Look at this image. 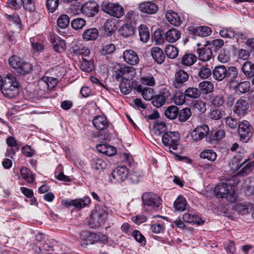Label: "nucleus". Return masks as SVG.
I'll list each match as a JSON object with an SVG mask.
<instances>
[{
    "mask_svg": "<svg viewBox=\"0 0 254 254\" xmlns=\"http://www.w3.org/2000/svg\"><path fill=\"white\" fill-rule=\"evenodd\" d=\"M9 65L21 75H24L29 73L32 69V65L24 62L20 57L16 56L10 57L8 60Z\"/></svg>",
    "mask_w": 254,
    "mask_h": 254,
    "instance_id": "nucleus-1",
    "label": "nucleus"
},
{
    "mask_svg": "<svg viewBox=\"0 0 254 254\" xmlns=\"http://www.w3.org/2000/svg\"><path fill=\"white\" fill-rule=\"evenodd\" d=\"M1 92L4 96L12 98L17 96L19 92L18 83L15 78L9 75L4 80Z\"/></svg>",
    "mask_w": 254,
    "mask_h": 254,
    "instance_id": "nucleus-2",
    "label": "nucleus"
},
{
    "mask_svg": "<svg viewBox=\"0 0 254 254\" xmlns=\"http://www.w3.org/2000/svg\"><path fill=\"white\" fill-rule=\"evenodd\" d=\"M134 74L133 68L118 65L114 67L113 76L118 81H128L132 79Z\"/></svg>",
    "mask_w": 254,
    "mask_h": 254,
    "instance_id": "nucleus-3",
    "label": "nucleus"
},
{
    "mask_svg": "<svg viewBox=\"0 0 254 254\" xmlns=\"http://www.w3.org/2000/svg\"><path fill=\"white\" fill-rule=\"evenodd\" d=\"M180 138V134L177 131H169L163 134L162 141L165 146H169L170 151L174 153L173 151L177 149L178 142Z\"/></svg>",
    "mask_w": 254,
    "mask_h": 254,
    "instance_id": "nucleus-4",
    "label": "nucleus"
},
{
    "mask_svg": "<svg viewBox=\"0 0 254 254\" xmlns=\"http://www.w3.org/2000/svg\"><path fill=\"white\" fill-rule=\"evenodd\" d=\"M238 134L240 140L244 142H247L253 136L254 129L251 124L246 120H243L239 124Z\"/></svg>",
    "mask_w": 254,
    "mask_h": 254,
    "instance_id": "nucleus-5",
    "label": "nucleus"
},
{
    "mask_svg": "<svg viewBox=\"0 0 254 254\" xmlns=\"http://www.w3.org/2000/svg\"><path fill=\"white\" fill-rule=\"evenodd\" d=\"M171 93L169 89L163 88L157 94L153 96L151 103L156 108H160L164 106L166 102L171 99Z\"/></svg>",
    "mask_w": 254,
    "mask_h": 254,
    "instance_id": "nucleus-6",
    "label": "nucleus"
},
{
    "mask_svg": "<svg viewBox=\"0 0 254 254\" xmlns=\"http://www.w3.org/2000/svg\"><path fill=\"white\" fill-rule=\"evenodd\" d=\"M101 9L105 12L117 17H121L124 13L123 8L119 4L107 1L102 2Z\"/></svg>",
    "mask_w": 254,
    "mask_h": 254,
    "instance_id": "nucleus-7",
    "label": "nucleus"
},
{
    "mask_svg": "<svg viewBox=\"0 0 254 254\" xmlns=\"http://www.w3.org/2000/svg\"><path fill=\"white\" fill-rule=\"evenodd\" d=\"M214 192L218 197L231 199L234 194V190L231 186L226 183H221L215 187Z\"/></svg>",
    "mask_w": 254,
    "mask_h": 254,
    "instance_id": "nucleus-8",
    "label": "nucleus"
},
{
    "mask_svg": "<svg viewBox=\"0 0 254 254\" xmlns=\"http://www.w3.org/2000/svg\"><path fill=\"white\" fill-rule=\"evenodd\" d=\"M143 204L144 206L158 207L161 204V199L156 194L151 192H145L141 196Z\"/></svg>",
    "mask_w": 254,
    "mask_h": 254,
    "instance_id": "nucleus-9",
    "label": "nucleus"
},
{
    "mask_svg": "<svg viewBox=\"0 0 254 254\" xmlns=\"http://www.w3.org/2000/svg\"><path fill=\"white\" fill-rule=\"evenodd\" d=\"M209 131V127L207 125H201L196 127L192 131L190 135L193 140L197 141L206 136Z\"/></svg>",
    "mask_w": 254,
    "mask_h": 254,
    "instance_id": "nucleus-10",
    "label": "nucleus"
},
{
    "mask_svg": "<svg viewBox=\"0 0 254 254\" xmlns=\"http://www.w3.org/2000/svg\"><path fill=\"white\" fill-rule=\"evenodd\" d=\"M62 203L66 206H74L76 208L81 209L90 203V199L88 197H84L81 199H64Z\"/></svg>",
    "mask_w": 254,
    "mask_h": 254,
    "instance_id": "nucleus-11",
    "label": "nucleus"
},
{
    "mask_svg": "<svg viewBox=\"0 0 254 254\" xmlns=\"http://www.w3.org/2000/svg\"><path fill=\"white\" fill-rule=\"evenodd\" d=\"M249 107L250 105L247 100L240 98L235 103L233 111L234 113L239 116H244L247 113Z\"/></svg>",
    "mask_w": 254,
    "mask_h": 254,
    "instance_id": "nucleus-12",
    "label": "nucleus"
},
{
    "mask_svg": "<svg viewBox=\"0 0 254 254\" xmlns=\"http://www.w3.org/2000/svg\"><path fill=\"white\" fill-rule=\"evenodd\" d=\"M189 74L185 71L180 69L175 74L173 85L176 88H181L189 79Z\"/></svg>",
    "mask_w": 254,
    "mask_h": 254,
    "instance_id": "nucleus-13",
    "label": "nucleus"
},
{
    "mask_svg": "<svg viewBox=\"0 0 254 254\" xmlns=\"http://www.w3.org/2000/svg\"><path fill=\"white\" fill-rule=\"evenodd\" d=\"M128 174L127 168L124 166H119L113 170L111 174L112 177L116 181L120 182L124 181Z\"/></svg>",
    "mask_w": 254,
    "mask_h": 254,
    "instance_id": "nucleus-14",
    "label": "nucleus"
},
{
    "mask_svg": "<svg viewBox=\"0 0 254 254\" xmlns=\"http://www.w3.org/2000/svg\"><path fill=\"white\" fill-rule=\"evenodd\" d=\"M138 8L142 12L153 14L157 12L158 6L153 1H148L141 3L138 6Z\"/></svg>",
    "mask_w": 254,
    "mask_h": 254,
    "instance_id": "nucleus-15",
    "label": "nucleus"
},
{
    "mask_svg": "<svg viewBox=\"0 0 254 254\" xmlns=\"http://www.w3.org/2000/svg\"><path fill=\"white\" fill-rule=\"evenodd\" d=\"M124 61L131 65H136L139 62V58L137 53L132 50H127L123 53Z\"/></svg>",
    "mask_w": 254,
    "mask_h": 254,
    "instance_id": "nucleus-16",
    "label": "nucleus"
},
{
    "mask_svg": "<svg viewBox=\"0 0 254 254\" xmlns=\"http://www.w3.org/2000/svg\"><path fill=\"white\" fill-rule=\"evenodd\" d=\"M82 11L88 16L91 17L95 15L98 12L99 6L94 1L86 2L82 7Z\"/></svg>",
    "mask_w": 254,
    "mask_h": 254,
    "instance_id": "nucleus-17",
    "label": "nucleus"
},
{
    "mask_svg": "<svg viewBox=\"0 0 254 254\" xmlns=\"http://www.w3.org/2000/svg\"><path fill=\"white\" fill-rule=\"evenodd\" d=\"M188 29L190 33L201 37L208 36L212 33L211 29L207 26H190Z\"/></svg>",
    "mask_w": 254,
    "mask_h": 254,
    "instance_id": "nucleus-18",
    "label": "nucleus"
},
{
    "mask_svg": "<svg viewBox=\"0 0 254 254\" xmlns=\"http://www.w3.org/2000/svg\"><path fill=\"white\" fill-rule=\"evenodd\" d=\"M227 69L223 65L215 66L212 70V76L213 78L218 81H222L227 75Z\"/></svg>",
    "mask_w": 254,
    "mask_h": 254,
    "instance_id": "nucleus-19",
    "label": "nucleus"
},
{
    "mask_svg": "<svg viewBox=\"0 0 254 254\" xmlns=\"http://www.w3.org/2000/svg\"><path fill=\"white\" fill-rule=\"evenodd\" d=\"M254 206L253 204L245 202L235 204L233 206V209L236 211L238 214L243 215L251 212Z\"/></svg>",
    "mask_w": 254,
    "mask_h": 254,
    "instance_id": "nucleus-20",
    "label": "nucleus"
},
{
    "mask_svg": "<svg viewBox=\"0 0 254 254\" xmlns=\"http://www.w3.org/2000/svg\"><path fill=\"white\" fill-rule=\"evenodd\" d=\"M181 33L177 29L171 28L165 33V39L168 42L173 43L178 41L181 37Z\"/></svg>",
    "mask_w": 254,
    "mask_h": 254,
    "instance_id": "nucleus-21",
    "label": "nucleus"
},
{
    "mask_svg": "<svg viewBox=\"0 0 254 254\" xmlns=\"http://www.w3.org/2000/svg\"><path fill=\"white\" fill-rule=\"evenodd\" d=\"M135 89L140 93L143 98L146 101L152 100L154 96V90L149 87H143L141 85H138Z\"/></svg>",
    "mask_w": 254,
    "mask_h": 254,
    "instance_id": "nucleus-22",
    "label": "nucleus"
},
{
    "mask_svg": "<svg viewBox=\"0 0 254 254\" xmlns=\"http://www.w3.org/2000/svg\"><path fill=\"white\" fill-rule=\"evenodd\" d=\"M198 57L200 60L207 62L210 60L212 56V51L210 47L205 46L204 47L197 50Z\"/></svg>",
    "mask_w": 254,
    "mask_h": 254,
    "instance_id": "nucleus-23",
    "label": "nucleus"
},
{
    "mask_svg": "<svg viewBox=\"0 0 254 254\" xmlns=\"http://www.w3.org/2000/svg\"><path fill=\"white\" fill-rule=\"evenodd\" d=\"M151 56L157 64H162L165 59V56L163 50L157 47H153L151 51Z\"/></svg>",
    "mask_w": 254,
    "mask_h": 254,
    "instance_id": "nucleus-24",
    "label": "nucleus"
},
{
    "mask_svg": "<svg viewBox=\"0 0 254 254\" xmlns=\"http://www.w3.org/2000/svg\"><path fill=\"white\" fill-rule=\"evenodd\" d=\"M227 75L226 77L228 79V82L232 86L239 82L238 71L236 67L231 66L227 69Z\"/></svg>",
    "mask_w": 254,
    "mask_h": 254,
    "instance_id": "nucleus-25",
    "label": "nucleus"
},
{
    "mask_svg": "<svg viewBox=\"0 0 254 254\" xmlns=\"http://www.w3.org/2000/svg\"><path fill=\"white\" fill-rule=\"evenodd\" d=\"M237 92L241 94L248 92L251 88V83L248 81H239L232 86Z\"/></svg>",
    "mask_w": 254,
    "mask_h": 254,
    "instance_id": "nucleus-26",
    "label": "nucleus"
},
{
    "mask_svg": "<svg viewBox=\"0 0 254 254\" xmlns=\"http://www.w3.org/2000/svg\"><path fill=\"white\" fill-rule=\"evenodd\" d=\"M165 17L168 21L173 25L179 26L182 23L180 16L173 10L167 11L165 14Z\"/></svg>",
    "mask_w": 254,
    "mask_h": 254,
    "instance_id": "nucleus-27",
    "label": "nucleus"
},
{
    "mask_svg": "<svg viewBox=\"0 0 254 254\" xmlns=\"http://www.w3.org/2000/svg\"><path fill=\"white\" fill-rule=\"evenodd\" d=\"M92 122L94 127L99 130L105 129L108 126L106 118L103 116L95 117Z\"/></svg>",
    "mask_w": 254,
    "mask_h": 254,
    "instance_id": "nucleus-28",
    "label": "nucleus"
},
{
    "mask_svg": "<svg viewBox=\"0 0 254 254\" xmlns=\"http://www.w3.org/2000/svg\"><path fill=\"white\" fill-rule=\"evenodd\" d=\"M241 69L244 75L248 78H251L254 75V64L250 61L245 62Z\"/></svg>",
    "mask_w": 254,
    "mask_h": 254,
    "instance_id": "nucleus-29",
    "label": "nucleus"
},
{
    "mask_svg": "<svg viewBox=\"0 0 254 254\" xmlns=\"http://www.w3.org/2000/svg\"><path fill=\"white\" fill-rule=\"evenodd\" d=\"M51 39L52 41L54 50L61 53L64 51L66 48L65 43L64 40H61L59 37L56 38L51 37Z\"/></svg>",
    "mask_w": 254,
    "mask_h": 254,
    "instance_id": "nucleus-30",
    "label": "nucleus"
},
{
    "mask_svg": "<svg viewBox=\"0 0 254 254\" xmlns=\"http://www.w3.org/2000/svg\"><path fill=\"white\" fill-rule=\"evenodd\" d=\"M80 68L83 71L89 72L94 68L93 62L91 59L88 58H82V61L80 64Z\"/></svg>",
    "mask_w": 254,
    "mask_h": 254,
    "instance_id": "nucleus-31",
    "label": "nucleus"
},
{
    "mask_svg": "<svg viewBox=\"0 0 254 254\" xmlns=\"http://www.w3.org/2000/svg\"><path fill=\"white\" fill-rule=\"evenodd\" d=\"M6 143L10 147H14V149H11L10 150H7V156L10 158L15 154L16 151H18L19 149L17 144L14 138L12 136H9L6 139Z\"/></svg>",
    "mask_w": 254,
    "mask_h": 254,
    "instance_id": "nucleus-32",
    "label": "nucleus"
},
{
    "mask_svg": "<svg viewBox=\"0 0 254 254\" xmlns=\"http://www.w3.org/2000/svg\"><path fill=\"white\" fill-rule=\"evenodd\" d=\"M241 169L239 171L238 174L240 176H245L250 174L254 167V163L252 162L247 163L246 161L241 163Z\"/></svg>",
    "mask_w": 254,
    "mask_h": 254,
    "instance_id": "nucleus-33",
    "label": "nucleus"
},
{
    "mask_svg": "<svg viewBox=\"0 0 254 254\" xmlns=\"http://www.w3.org/2000/svg\"><path fill=\"white\" fill-rule=\"evenodd\" d=\"M91 165L93 170L97 171L105 169L107 163L102 159L94 158L91 161Z\"/></svg>",
    "mask_w": 254,
    "mask_h": 254,
    "instance_id": "nucleus-34",
    "label": "nucleus"
},
{
    "mask_svg": "<svg viewBox=\"0 0 254 254\" xmlns=\"http://www.w3.org/2000/svg\"><path fill=\"white\" fill-rule=\"evenodd\" d=\"M98 31L95 28L86 30L82 34L83 39L87 41L95 40L98 37Z\"/></svg>",
    "mask_w": 254,
    "mask_h": 254,
    "instance_id": "nucleus-35",
    "label": "nucleus"
},
{
    "mask_svg": "<svg viewBox=\"0 0 254 254\" xmlns=\"http://www.w3.org/2000/svg\"><path fill=\"white\" fill-rule=\"evenodd\" d=\"M185 94L187 98L195 99L199 98L201 92L197 88L190 87L185 91Z\"/></svg>",
    "mask_w": 254,
    "mask_h": 254,
    "instance_id": "nucleus-36",
    "label": "nucleus"
},
{
    "mask_svg": "<svg viewBox=\"0 0 254 254\" xmlns=\"http://www.w3.org/2000/svg\"><path fill=\"white\" fill-rule=\"evenodd\" d=\"M192 108L199 114H202L207 110L206 103L201 100H197L192 103Z\"/></svg>",
    "mask_w": 254,
    "mask_h": 254,
    "instance_id": "nucleus-37",
    "label": "nucleus"
},
{
    "mask_svg": "<svg viewBox=\"0 0 254 254\" xmlns=\"http://www.w3.org/2000/svg\"><path fill=\"white\" fill-rule=\"evenodd\" d=\"M165 116L170 120L175 119L179 114V108L174 105H171L167 108L165 111Z\"/></svg>",
    "mask_w": 254,
    "mask_h": 254,
    "instance_id": "nucleus-38",
    "label": "nucleus"
},
{
    "mask_svg": "<svg viewBox=\"0 0 254 254\" xmlns=\"http://www.w3.org/2000/svg\"><path fill=\"white\" fill-rule=\"evenodd\" d=\"M183 219L185 222L195 223L198 225L203 223V221H200L199 218L197 215H192L188 213H186L183 215Z\"/></svg>",
    "mask_w": 254,
    "mask_h": 254,
    "instance_id": "nucleus-39",
    "label": "nucleus"
},
{
    "mask_svg": "<svg viewBox=\"0 0 254 254\" xmlns=\"http://www.w3.org/2000/svg\"><path fill=\"white\" fill-rule=\"evenodd\" d=\"M120 34L124 37H128L134 34V28L130 24H124L119 29Z\"/></svg>",
    "mask_w": 254,
    "mask_h": 254,
    "instance_id": "nucleus-40",
    "label": "nucleus"
},
{
    "mask_svg": "<svg viewBox=\"0 0 254 254\" xmlns=\"http://www.w3.org/2000/svg\"><path fill=\"white\" fill-rule=\"evenodd\" d=\"M197 75L202 79H206L209 77L212 72L207 65H201L198 69Z\"/></svg>",
    "mask_w": 254,
    "mask_h": 254,
    "instance_id": "nucleus-41",
    "label": "nucleus"
},
{
    "mask_svg": "<svg viewBox=\"0 0 254 254\" xmlns=\"http://www.w3.org/2000/svg\"><path fill=\"white\" fill-rule=\"evenodd\" d=\"M192 113L190 108H184L179 111L178 115L179 121L181 122L187 121L191 116Z\"/></svg>",
    "mask_w": 254,
    "mask_h": 254,
    "instance_id": "nucleus-42",
    "label": "nucleus"
},
{
    "mask_svg": "<svg viewBox=\"0 0 254 254\" xmlns=\"http://www.w3.org/2000/svg\"><path fill=\"white\" fill-rule=\"evenodd\" d=\"M139 35L140 40L144 43L147 42L150 37L148 28L145 25H141L138 28Z\"/></svg>",
    "mask_w": 254,
    "mask_h": 254,
    "instance_id": "nucleus-43",
    "label": "nucleus"
},
{
    "mask_svg": "<svg viewBox=\"0 0 254 254\" xmlns=\"http://www.w3.org/2000/svg\"><path fill=\"white\" fill-rule=\"evenodd\" d=\"M187 202L182 196H179L175 201L174 205L176 210L183 211L186 209Z\"/></svg>",
    "mask_w": 254,
    "mask_h": 254,
    "instance_id": "nucleus-44",
    "label": "nucleus"
},
{
    "mask_svg": "<svg viewBox=\"0 0 254 254\" xmlns=\"http://www.w3.org/2000/svg\"><path fill=\"white\" fill-rule=\"evenodd\" d=\"M201 158L207 159L210 161H214L216 159L217 154L212 149H206L200 154Z\"/></svg>",
    "mask_w": 254,
    "mask_h": 254,
    "instance_id": "nucleus-45",
    "label": "nucleus"
},
{
    "mask_svg": "<svg viewBox=\"0 0 254 254\" xmlns=\"http://www.w3.org/2000/svg\"><path fill=\"white\" fill-rule=\"evenodd\" d=\"M197 60L196 57L192 54H188L185 55L182 59V64L186 66H190L192 65Z\"/></svg>",
    "mask_w": 254,
    "mask_h": 254,
    "instance_id": "nucleus-46",
    "label": "nucleus"
},
{
    "mask_svg": "<svg viewBox=\"0 0 254 254\" xmlns=\"http://www.w3.org/2000/svg\"><path fill=\"white\" fill-rule=\"evenodd\" d=\"M166 56L170 59H175L178 55V48L173 45H167L165 49Z\"/></svg>",
    "mask_w": 254,
    "mask_h": 254,
    "instance_id": "nucleus-47",
    "label": "nucleus"
},
{
    "mask_svg": "<svg viewBox=\"0 0 254 254\" xmlns=\"http://www.w3.org/2000/svg\"><path fill=\"white\" fill-rule=\"evenodd\" d=\"M200 91L204 92L205 94L210 93L213 89V84L208 81H204L199 83L198 85Z\"/></svg>",
    "mask_w": 254,
    "mask_h": 254,
    "instance_id": "nucleus-48",
    "label": "nucleus"
},
{
    "mask_svg": "<svg viewBox=\"0 0 254 254\" xmlns=\"http://www.w3.org/2000/svg\"><path fill=\"white\" fill-rule=\"evenodd\" d=\"M153 131L156 135H160L162 133H166L167 127L164 122L156 123L153 126Z\"/></svg>",
    "mask_w": 254,
    "mask_h": 254,
    "instance_id": "nucleus-49",
    "label": "nucleus"
},
{
    "mask_svg": "<svg viewBox=\"0 0 254 254\" xmlns=\"http://www.w3.org/2000/svg\"><path fill=\"white\" fill-rule=\"evenodd\" d=\"M20 173L23 177L27 182L31 183L34 182V179L33 175L31 171L27 168H22L20 169Z\"/></svg>",
    "mask_w": 254,
    "mask_h": 254,
    "instance_id": "nucleus-50",
    "label": "nucleus"
},
{
    "mask_svg": "<svg viewBox=\"0 0 254 254\" xmlns=\"http://www.w3.org/2000/svg\"><path fill=\"white\" fill-rule=\"evenodd\" d=\"M69 23V18L66 14L60 16L57 20V24L61 29H64L67 27Z\"/></svg>",
    "mask_w": 254,
    "mask_h": 254,
    "instance_id": "nucleus-51",
    "label": "nucleus"
},
{
    "mask_svg": "<svg viewBox=\"0 0 254 254\" xmlns=\"http://www.w3.org/2000/svg\"><path fill=\"white\" fill-rule=\"evenodd\" d=\"M23 7L30 12L35 9V4L34 0H21Z\"/></svg>",
    "mask_w": 254,
    "mask_h": 254,
    "instance_id": "nucleus-52",
    "label": "nucleus"
},
{
    "mask_svg": "<svg viewBox=\"0 0 254 254\" xmlns=\"http://www.w3.org/2000/svg\"><path fill=\"white\" fill-rule=\"evenodd\" d=\"M140 81L141 84L149 86H153L155 84V80L151 75L141 77L140 78Z\"/></svg>",
    "mask_w": 254,
    "mask_h": 254,
    "instance_id": "nucleus-53",
    "label": "nucleus"
},
{
    "mask_svg": "<svg viewBox=\"0 0 254 254\" xmlns=\"http://www.w3.org/2000/svg\"><path fill=\"white\" fill-rule=\"evenodd\" d=\"M85 23L86 22L84 19L78 18L72 20L71 25L73 29L77 30L82 29L85 26Z\"/></svg>",
    "mask_w": 254,
    "mask_h": 254,
    "instance_id": "nucleus-54",
    "label": "nucleus"
},
{
    "mask_svg": "<svg viewBox=\"0 0 254 254\" xmlns=\"http://www.w3.org/2000/svg\"><path fill=\"white\" fill-rule=\"evenodd\" d=\"M186 98L185 93L176 92L174 96V102L176 105H182L186 102Z\"/></svg>",
    "mask_w": 254,
    "mask_h": 254,
    "instance_id": "nucleus-55",
    "label": "nucleus"
},
{
    "mask_svg": "<svg viewBox=\"0 0 254 254\" xmlns=\"http://www.w3.org/2000/svg\"><path fill=\"white\" fill-rule=\"evenodd\" d=\"M221 37L224 38L233 39L236 35L235 31L231 29L224 28L219 31Z\"/></svg>",
    "mask_w": 254,
    "mask_h": 254,
    "instance_id": "nucleus-56",
    "label": "nucleus"
},
{
    "mask_svg": "<svg viewBox=\"0 0 254 254\" xmlns=\"http://www.w3.org/2000/svg\"><path fill=\"white\" fill-rule=\"evenodd\" d=\"M246 194L248 195H251L254 194V178H249L246 181Z\"/></svg>",
    "mask_w": 254,
    "mask_h": 254,
    "instance_id": "nucleus-57",
    "label": "nucleus"
},
{
    "mask_svg": "<svg viewBox=\"0 0 254 254\" xmlns=\"http://www.w3.org/2000/svg\"><path fill=\"white\" fill-rule=\"evenodd\" d=\"M59 0H47L46 6L50 12H54L58 8Z\"/></svg>",
    "mask_w": 254,
    "mask_h": 254,
    "instance_id": "nucleus-58",
    "label": "nucleus"
},
{
    "mask_svg": "<svg viewBox=\"0 0 254 254\" xmlns=\"http://www.w3.org/2000/svg\"><path fill=\"white\" fill-rule=\"evenodd\" d=\"M209 117L213 120H219L223 117V113L219 109H211L209 113Z\"/></svg>",
    "mask_w": 254,
    "mask_h": 254,
    "instance_id": "nucleus-59",
    "label": "nucleus"
},
{
    "mask_svg": "<svg viewBox=\"0 0 254 254\" xmlns=\"http://www.w3.org/2000/svg\"><path fill=\"white\" fill-rule=\"evenodd\" d=\"M225 123L227 126L232 129L236 128L239 126L238 121L232 117H228L225 119Z\"/></svg>",
    "mask_w": 254,
    "mask_h": 254,
    "instance_id": "nucleus-60",
    "label": "nucleus"
},
{
    "mask_svg": "<svg viewBox=\"0 0 254 254\" xmlns=\"http://www.w3.org/2000/svg\"><path fill=\"white\" fill-rule=\"evenodd\" d=\"M120 88L122 93L124 94H128L131 91V88L129 81H126V80H124L121 81L120 85Z\"/></svg>",
    "mask_w": 254,
    "mask_h": 254,
    "instance_id": "nucleus-61",
    "label": "nucleus"
},
{
    "mask_svg": "<svg viewBox=\"0 0 254 254\" xmlns=\"http://www.w3.org/2000/svg\"><path fill=\"white\" fill-rule=\"evenodd\" d=\"M132 236L135 240L139 243L141 245H145V238L142 234L138 230H135L132 232Z\"/></svg>",
    "mask_w": 254,
    "mask_h": 254,
    "instance_id": "nucleus-62",
    "label": "nucleus"
},
{
    "mask_svg": "<svg viewBox=\"0 0 254 254\" xmlns=\"http://www.w3.org/2000/svg\"><path fill=\"white\" fill-rule=\"evenodd\" d=\"M219 61L222 63H227L230 59V56L228 52L223 50L218 56Z\"/></svg>",
    "mask_w": 254,
    "mask_h": 254,
    "instance_id": "nucleus-63",
    "label": "nucleus"
},
{
    "mask_svg": "<svg viewBox=\"0 0 254 254\" xmlns=\"http://www.w3.org/2000/svg\"><path fill=\"white\" fill-rule=\"evenodd\" d=\"M241 165H243V164L239 162V158L237 157L233 158L229 164V166L234 171H238Z\"/></svg>",
    "mask_w": 254,
    "mask_h": 254,
    "instance_id": "nucleus-64",
    "label": "nucleus"
}]
</instances>
